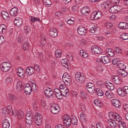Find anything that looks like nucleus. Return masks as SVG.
<instances>
[{"label": "nucleus", "mask_w": 128, "mask_h": 128, "mask_svg": "<svg viewBox=\"0 0 128 128\" xmlns=\"http://www.w3.org/2000/svg\"><path fill=\"white\" fill-rule=\"evenodd\" d=\"M112 81L116 84L119 85L120 84L121 80L118 76H114L112 77Z\"/></svg>", "instance_id": "obj_19"}, {"label": "nucleus", "mask_w": 128, "mask_h": 128, "mask_svg": "<svg viewBox=\"0 0 128 128\" xmlns=\"http://www.w3.org/2000/svg\"><path fill=\"white\" fill-rule=\"evenodd\" d=\"M94 104L96 106H97L100 107L101 106H102V102L98 99H96L94 101Z\"/></svg>", "instance_id": "obj_40"}, {"label": "nucleus", "mask_w": 128, "mask_h": 128, "mask_svg": "<svg viewBox=\"0 0 128 128\" xmlns=\"http://www.w3.org/2000/svg\"><path fill=\"white\" fill-rule=\"evenodd\" d=\"M44 4L47 6H49L51 4V2L50 0H43Z\"/></svg>", "instance_id": "obj_53"}, {"label": "nucleus", "mask_w": 128, "mask_h": 128, "mask_svg": "<svg viewBox=\"0 0 128 128\" xmlns=\"http://www.w3.org/2000/svg\"><path fill=\"white\" fill-rule=\"evenodd\" d=\"M124 94H128V86H125L123 88Z\"/></svg>", "instance_id": "obj_64"}, {"label": "nucleus", "mask_w": 128, "mask_h": 128, "mask_svg": "<svg viewBox=\"0 0 128 128\" xmlns=\"http://www.w3.org/2000/svg\"><path fill=\"white\" fill-rule=\"evenodd\" d=\"M31 87L32 90L34 92H36L37 91L38 87L35 84L32 83L31 84Z\"/></svg>", "instance_id": "obj_44"}, {"label": "nucleus", "mask_w": 128, "mask_h": 128, "mask_svg": "<svg viewBox=\"0 0 128 128\" xmlns=\"http://www.w3.org/2000/svg\"><path fill=\"white\" fill-rule=\"evenodd\" d=\"M8 98L9 100L11 101H15L16 100V97L14 95L10 94L8 95Z\"/></svg>", "instance_id": "obj_39"}, {"label": "nucleus", "mask_w": 128, "mask_h": 128, "mask_svg": "<svg viewBox=\"0 0 128 128\" xmlns=\"http://www.w3.org/2000/svg\"><path fill=\"white\" fill-rule=\"evenodd\" d=\"M121 10V8L120 6H114L110 8L109 11L112 13H117L120 12Z\"/></svg>", "instance_id": "obj_8"}, {"label": "nucleus", "mask_w": 128, "mask_h": 128, "mask_svg": "<svg viewBox=\"0 0 128 128\" xmlns=\"http://www.w3.org/2000/svg\"><path fill=\"white\" fill-rule=\"evenodd\" d=\"M117 74L120 76L122 77H124L128 75V73L122 70H118Z\"/></svg>", "instance_id": "obj_24"}, {"label": "nucleus", "mask_w": 128, "mask_h": 128, "mask_svg": "<svg viewBox=\"0 0 128 128\" xmlns=\"http://www.w3.org/2000/svg\"><path fill=\"white\" fill-rule=\"evenodd\" d=\"M70 77L67 73H64L62 77L63 81L66 84H67L69 83L70 82Z\"/></svg>", "instance_id": "obj_9"}, {"label": "nucleus", "mask_w": 128, "mask_h": 128, "mask_svg": "<svg viewBox=\"0 0 128 128\" xmlns=\"http://www.w3.org/2000/svg\"><path fill=\"white\" fill-rule=\"evenodd\" d=\"M118 124L119 128H126L125 123L123 121L118 122Z\"/></svg>", "instance_id": "obj_48"}, {"label": "nucleus", "mask_w": 128, "mask_h": 128, "mask_svg": "<svg viewBox=\"0 0 128 128\" xmlns=\"http://www.w3.org/2000/svg\"><path fill=\"white\" fill-rule=\"evenodd\" d=\"M89 11V8L85 6L82 8L81 13L83 15L86 16L88 14Z\"/></svg>", "instance_id": "obj_28"}, {"label": "nucleus", "mask_w": 128, "mask_h": 128, "mask_svg": "<svg viewBox=\"0 0 128 128\" xmlns=\"http://www.w3.org/2000/svg\"><path fill=\"white\" fill-rule=\"evenodd\" d=\"M111 102L112 105L116 108H119L121 106V103L118 100L112 99L111 100Z\"/></svg>", "instance_id": "obj_18"}, {"label": "nucleus", "mask_w": 128, "mask_h": 128, "mask_svg": "<svg viewBox=\"0 0 128 128\" xmlns=\"http://www.w3.org/2000/svg\"><path fill=\"white\" fill-rule=\"evenodd\" d=\"M1 15L4 19H9V16L8 13L6 11H2L1 13Z\"/></svg>", "instance_id": "obj_32"}, {"label": "nucleus", "mask_w": 128, "mask_h": 128, "mask_svg": "<svg viewBox=\"0 0 128 128\" xmlns=\"http://www.w3.org/2000/svg\"><path fill=\"white\" fill-rule=\"evenodd\" d=\"M22 20L19 18H17L14 21V23L17 26H20L22 23Z\"/></svg>", "instance_id": "obj_29"}, {"label": "nucleus", "mask_w": 128, "mask_h": 128, "mask_svg": "<svg viewBox=\"0 0 128 128\" xmlns=\"http://www.w3.org/2000/svg\"><path fill=\"white\" fill-rule=\"evenodd\" d=\"M105 26L107 29H110L112 26V24L110 22H105L104 24Z\"/></svg>", "instance_id": "obj_42"}, {"label": "nucleus", "mask_w": 128, "mask_h": 128, "mask_svg": "<svg viewBox=\"0 0 128 128\" xmlns=\"http://www.w3.org/2000/svg\"><path fill=\"white\" fill-rule=\"evenodd\" d=\"M96 85L100 88L102 87L103 86V84L100 81H98L96 82Z\"/></svg>", "instance_id": "obj_60"}, {"label": "nucleus", "mask_w": 128, "mask_h": 128, "mask_svg": "<svg viewBox=\"0 0 128 128\" xmlns=\"http://www.w3.org/2000/svg\"><path fill=\"white\" fill-rule=\"evenodd\" d=\"M13 81L12 78L10 77H8L5 80V82L7 84H10L12 83Z\"/></svg>", "instance_id": "obj_49"}, {"label": "nucleus", "mask_w": 128, "mask_h": 128, "mask_svg": "<svg viewBox=\"0 0 128 128\" xmlns=\"http://www.w3.org/2000/svg\"><path fill=\"white\" fill-rule=\"evenodd\" d=\"M117 66L118 68H120L119 70H123L126 69V65L122 63L118 64Z\"/></svg>", "instance_id": "obj_43"}, {"label": "nucleus", "mask_w": 128, "mask_h": 128, "mask_svg": "<svg viewBox=\"0 0 128 128\" xmlns=\"http://www.w3.org/2000/svg\"><path fill=\"white\" fill-rule=\"evenodd\" d=\"M108 116L110 118L113 119L118 122L121 121L122 118L118 114L112 112H109Z\"/></svg>", "instance_id": "obj_4"}, {"label": "nucleus", "mask_w": 128, "mask_h": 128, "mask_svg": "<svg viewBox=\"0 0 128 128\" xmlns=\"http://www.w3.org/2000/svg\"><path fill=\"white\" fill-rule=\"evenodd\" d=\"M109 124L112 128H117L118 125L115 121H113V122L110 123Z\"/></svg>", "instance_id": "obj_51"}, {"label": "nucleus", "mask_w": 128, "mask_h": 128, "mask_svg": "<svg viewBox=\"0 0 128 128\" xmlns=\"http://www.w3.org/2000/svg\"><path fill=\"white\" fill-rule=\"evenodd\" d=\"M61 62L62 64L66 68H67L68 67V62L66 59L61 60Z\"/></svg>", "instance_id": "obj_36"}, {"label": "nucleus", "mask_w": 128, "mask_h": 128, "mask_svg": "<svg viewBox=\"0 0 128 128\" xmlns=\"http://www.w3.org/2000/svg\"><path fill=\"white\" fill-rule=\"evenodd\" d=\"M75 78L76 81L80 84H82L86 81V78L85 76L80 72L76 73Z\"/></svg>", "instance_id": "obj_2"}, {"label": "nucleus", "mask_w": 128, "mask_h": 128, "mask_svg": "<svg viewBox=\"0 0 128 128\" xmlns=\"http://www.w3.org/2000/svg\"><path fill=\"white\" fill-rule=\"evenodd\" d=\"M61 92L62 90L55 94L56 96L58 99H61L62 98V93Z\"/></svg>", "instance_id": "obj_55"}, {"label": "nucleus", "mask_w": 128, "mask_h": 128, "mask_svg": "<svg viewBox=\"0 0 128 128\" xmlns=\"http://www.w3.org/2000/svg\"><path fill=\"white\" fill-rule=\"evenodd\" d=\"M30 20L32 22H35L38 21L40 22V20L38 18H35L34 16H31Z\"/></svg>", "instance_id": "obj_54"}, {"label": "nucleus", "mask_w": 128, "mask_h": 128, "mask_svg": "<svg viewBox=\"0 0 128 128\" xmlns=\"http://www.w3.org/2000/svg\"><path fill=\"white\" fill-rule=\"evenodd\" d=\"M78 6L77 5H73L72 8V10L74 12L76 11L78 8Z\"/></svg>", "instance_id": "obj_61"}, {"label": "nucleus", "mask_w": 128, "mask_h": 128, "mask_svg": "<svg viewBox=\"0 0 128 128\" xmlns=\"http://www.w3.org/2000/svg\"><path fill=\"white\" fill-rule=\"evenodd\" d=\"M73 18V19L72 18L68 19V20L67 21H66L67 23L68 24L72 25L74 24L75 22L74 19L73 18Z\"/></svg>", "instance_id": "obj_56"}, {"label": "nucleus", "mask_w": 128, "mask_h": 128, "mask_svg": "<svg viewBox=\"0 0 128 128\" xmlns=\"http://www.w3.org/2000/svg\"><path fill=\"white\" fill-rule=\"evenodd\" d=\"M121 38L124 40H126L128 39V34L123 33L120 36Z\"/></svg>", "instance_id": "obj_46"}, {"label": "nucleus", "mask_w": 128, "mask_h": 128, "mask_svg": "<svg viewBox=\"0 0 128 128\" xmlns=\"http://www.w3.org/2000/svg\"><path fill=\"white\" fill-rule=\"evenodd\" d=\"M86 118V114L83 112L80 115V119L82 121H83L85 120Z\"/></svg>", "instance_id": "obj_52"}, {"label": "nucleus", "mask_w": 128, "mask_h": 128, "mask_svg": "<svg viewBox=\"0 0 128 128\" xmlns=\"http://www.w3.org/2000/svg\"><path fill=\"white\" fill-rule=\"evenodd\" d=\"M45 96L48 98H51L54 96L53 90L49 87L46 88L44 91Z\"/></svg>", "instance_id": "obj_5"}, {"label": "nucleus", "mask_w": 128, "mask_h": 128, "mask_svg": "<svg viewBox=\"0 0 128 128\" xmlns=\"http://www.w3.org/2000/svg\"><path fill=\"white\" fill-rule=\"evenodd\" d=\"M86 86L88 91L90 93L92 94L95 92V88L93 84L88 82L86 84Z\"/></svg>", "instance_id": "obj_7"}, {"label": "nucleus", "mask_w": 128, "mask_h": 128, "mask_svg": "<svg viewBox=\"0 0 128 128\" xmlns=\"http://www.w3.org/2000/svg\"><path fill=\"white\" fill-rule=\"evenodd\" d=\"M16 72L18 76L20 78H23L25 76L24 71L21 68H18L16 70Z\"/></svg>", "instance_id": "obj_17"}, {"label": "nucleus", "mask_w": 128, "mask_h": 128, "mask_svg": "<svg viewBox=\"0 0 128 128\" xmlns=\"http://www.w3.org/2000/svg\"><path fill=\"white\" fill-rule=\"evenodd\" d=\"M80 95L81 97L83 98H85L86 97V95L84 92L81 91L80 92Z\"/></svg>", "instance_id": "obj_62"}, {"label": "nucleus", "mask_w": 128, "mask_h": 128, "mask_svg": "<svg viewBox=\"0 0 128 128\" xmlns=\"http://www.w3.org/2000/svg\"><path fill=\"white\" fill-rule=\"evenodd\" d=\"M91 51L92 53L97 54H100L102 52L101 48L96 46L92 47Z\"/></svg>", "instance_id": "obj_15"}, {"label": "nucleus", "mask_w": 128, "mask_h": 128, "mask_svg": "<svg viewBox=\"0 0 128 128\" xmlns=\"http://www.w3.org/2000/svg\"><path fill=\"white\" fill-rule=\"evenodd\" d=\"M34 72V70L33 67L31 66H29L27 68L26 73L28 76L32 74Z\"/></svg>", "instance_id": "obj_22"}, {"label": "nucleus", "mask_w": 128, "mask_h": 128, "mask_svg": "<svg viewBox=\"0 0 128 128\" xmlns=\"http://www.w3.org/2000/svg\"><path fill=\"white\" fill-rule=\"evenodd\" d=\"M100 60H102V62L104 64H108L110 63L111 61V60L110 58L107 56H101Z\"/></svg>", "instance_id": "obj_23"}, {"label": "nucleus", "mask_w": 128, "mask_h": 128, "mask_svg": "<svg viewBox=\"0 0 128 128\" xmlns=\"http://www.w3.org/2000/svg\"><path fill=\"white\" fill-rule=\"evenodd\" d=\"M11 67L10 64L8 62H3L0 65L1 70L4 72H8L10 69Z\"/></svg>", "instance_id": "obj_3"}, {"label": "nucleus", "mask_w": 128, "mask_h": 128, "mask_svg": "<svg viewBox=\"0 0 128 128\" xmlns=\"http://www.w3.org/2000/svg\"><path fill=\"white\" fill-rule=\"evenodd\" d=\"M120 60L117 58H115L113 59L112 61L113 64L114 65H118V62H119Z\"/></svg>", "instance_id": "obj_57"}, {"label": "nucleus", "mask_w": 128, "mask_h": 128, "mask_svg": "<svg viewBox=\"0 0 128 128\" xmlns=\"http://www.w3.org/2000/svg\"><path fill=\"white\" fill-rule=\"evenodd\" d=\"M14 113L15 114H14L12 115H15L16 117L18 119H21L23 118L24 116V113L21 110L18 111L16 113L14 112Z\"/></svg>", "instance_id": "obj_20"}, {"label": "nucleus", "mask_w": 128, "mask_h": 128, "mask_svg": "<svg viewBox=\"0 0 128 128\" xmlns=\"http://www.w3.org/2000/svg\"><path fill=\"white\" fill-rule=\"evenodd\" d=\"M74 117V118L71 120L68 115L66 114L64 116L63 121L64 125L66 126V127L69 126L72 122L74 125L77 124L78 122L77 119L75 117Z\"/></svg>", "instance_id": "obj_1"}, {"label": "nucleus", "mask_w": 128, "mask_h": 128, "mask_svg": "<svg viewBox=\"0 0 128 128\" xmlns=\"http://www.w3.org/2000/svg\"><path fill=\"white\" fill-rule=\"evenodd\" d=\"M49 34L51 36L55 38L57 36L58 34L57 30L55 28H52L50 30Z\"/></svg>", "instance_id": "obj_14"}, {"label": "nucleus", "mask_w": 128, "mask_h": 128, "mask_svg": "<svg viewBox=\"0 0 128 128\" xmlns=\"http://www.w3.org/2000/svg\"><path fill=\"white\" fill-rule=\"evenodd\" d=\"M8 114H9V112L7 110V108H4L2 109V114L3 116L4 117L6 116Z\"/></svg>", "instance_id": "obj_37"}, {"label": "nucleus", "mask_w": 128, "mask_h": 128, "mask_svg": "<svg viewBox=\"0 0 128 128\" xmlns=\"http://www.w3.org/2000/svg\"><path fill=\"white\" fill-rule=\"evenodd\" d=\"M33 116L30 114V112H27L26 116V123L29 125H30L32 122V121Z\"/></svg>", "instance_id": "obj_12"}, {"label": "nucleus", "mask_w": 128, "mask_h": 128, "mask_svg": "<svg viewBox=\"0 0 128 128\" xmlns=\"http://www.w3.org/2000/svg\"><path fill=\"white\" fill-rule=\"evenodd\" d=\"M80 54L81 56L84 58H86L88 56V53L85 50H83L80 51Z\"/></svg>", "instance_id": "obj_38"}, {"label": "nucleus", "mask_w": 128, "mask_h": 128, "mask_svg": "<svg viewBox=\"0 0 128 128\" xmlns=\"http://www.w3.org/2000/svg\"><path fill=\"white\" fill-rule=\"evenodd\" d=\"M50 110L52 113L57 114L60 111V108L57 105L55 104L51 106Z\"/></svg>", "instance_id": "obj_11"}, {"label": "nucleus", "mask_w": 128, "mask_h": 128, "mask_svg": "<svg viewBox=\"0 0 128 128\" xmlns=\"http://www.w3.org/2000/svg\"><path fill=\"white\" fill-rule=\"evenodd\" d=\"M22 85V82L21 81H18L16 84V87L18 90H19L21 89V86Z\"/></svg>", "instance_id": "obj_50"}, {"label": "nucleus", "mask_w": 128, "mask_h": 128, "mask_svg": "<svg viewBox=\"0 0 128 128\" xmlns=\"http://www.w3.org/2000/svg\"><path fill=\"white\" fill-rule=\"evenodd\" d=\"M106 88L109 90H113L114 88V85L111 83L108 82L106 84Z\"/></svg>", "instance_id": "obj_31"}, {"label": "nucleus", "mask_w": 128, "mask_h": 128, "mask_svg": "<svg viewBox=\"0 0 128 128\" xmlns=\"http://www.w3.org/2000/svg\"><path fill=\"white\" fill-rule=\"evenodd\" d=\"M95 92L98 96H101L104 95V93L102 90L99 88H97L95 90Z\"/></svg>", "instance_id": "obj_34"}, {"label": "nucleus", "mask_w": 128, "mask_h": 128, "mask_svg": "<svg viewBox=\"0 0 128 128\" xmlns=\"http://www.w3.org/2000/svg\"><path fill=\"white\" fill-rule=\"evenodd\" d=\"M30 30V27L28 26H26L24 28V32L26 33H28Z\"/></svg>", "instance_id": "obj_59"}, {"label": "nucleus", "mask_w": 128, "mask_h": 128, "mask_svg": "<svg viewBox=\"0 0 128 128\" xmlns=\"http://www.w3.org/2000/svg\"><path fill=\"white\" fill-rule=\"evenodd\" d=\"M7 28L6 26L4 24L0 25V34H4L6 33Z\"/></svg>", "instance_id": "obj_21"}, {"label": "nucleus", "mask_w": 128, "mask_h": 128, "mask_svg": "<svg viewBox=\"0 0 128 128\" xmlns=\"http://www.w3.org/2000/svg\"><path fill=\"white\" fill-rule=\"evenodd\" d=\"M18 13V9L16 8H12L10 11V14L12 16H16Z\"/></svg>", "instance_id": "obj_25"}, {"label": "nucleus", "mask_w": 128, "mask_h": 128, "mask_svg": "<svg viewBox=\"0 0 128 128\" xmlns=\"http://www.w3.org/2000/svg\"><path fill=\"white\" fill-rule=\"evenodd\" d=\"M64 90H62V95L65 97H67L69 94V91L68 90L67 88H64Z\"/></svg>", "instance_id": "obj_41"}, {"label": "nucleus", "mask_w": 128, "mask_h": 128, "mask_svg": "<svg viewBox=\"0 0 128 128\" xmlns=\"http://www.w3.org/2000/svg\"><path fill=\"white\" fill-rule=\"evenodd\" d=\"M30 47V45L28 42H26L24 43L22 45V48L24 50H28Z\"/></svg>", "instance_id": "obj_35"}, {"label": "nucleus", "mask_w": 128, "mask_h": 128, "mask_svg": "<svg viewBox=\"0 0 128 128\" xmlns=\"http://www.w3.org/2000/svg\"><path fill=\"white\" fill-rule=\"evenodd\" d=\"M31 86L28 84H24V90L25 94L27 95H30L32 90Z\"/></svg>", "instance_id": "obj_10"}, {"label": "nucleus", "mask_w": 128, "mask_h": 128, "mask_svg": "<svg viewBox=\"0 0 128 128\" xmlns=\"http://www.w3.org/2000/svg\"><path fill=\"white\" fill-rule=\"evenodd\" d=\"M86 31L87 30L82 26H79L77 28V32L78 34L81 35H84Z\"/></svg>", "instance_id": "obj_16"}, {"label": "nucleus", "mask_w": 128, "mask_h": 128, "mask_svg": "<svg viewBox=\"0 0 128 128\" xmlns=\"http://www.w3.org/2000/svg\"><path fill=\"white\" fill-rule=\"evenodd\" d=\"M106 96L108 98H112L114 97V95L113 92L107 90L105 93Z\"/></svg>", "instance_id": "obj_27"}, {"label": "nucleus", "mask_w": 128, "mask_h": 128, "mask_svg": "<svg viewBox=\"0 0 128 128\" xmlns=\"http://www.w3.org/2000/svg\"><path fill=\"white\" fill-rule=\"evenodd\" d=\"M2 127L3 128H8L10 126V123L8 120L6 118L4 119L2 121Z\"/></svg>", "instance_id": "obj_26"}, {"label": "nucleus", "mask_w": 128, "mask_h": 128, "mask_svg": "<svg viewBox=\"0 0 128 128\" xmlns=\"http://www.w3.org/2000/svg\"><path fill=\"white\" fill-rule=\"evenodd\" d=\"M114 50L117 54H121L122 52V50L120 48L118 47H116L115 48Z\"/></svg>", "instance_id": "obj_58"}, {"label": "nucleus", "mask_w": 128, "mask_h": 128, "mask_svg": "<svg viewBox=\"0 0 128 128\" xmlns=\"http://www.w3.org/2000/svg\"><path fill=\"white\" fill-rule=\"evenodd\" d=\"M62 51L60 49L56 50L55 51V56L56 58H59L61 55Z\"/></svg>", "instance_id": "obj_47"}, {"label": "nucleus", "mask_w": 128, "mask_h": 128, "mask_svg": "<svg viewBox=\"0 0 128 128\" xmlns=\"http://www.w3.org/2000/svg\"><path fill=\"white\" fill-rule=\"evenodd\" d=\"M42 115L39 113H37L36 114L35 118L36 120V123L38 126H40L42 124Z\"/></svg>", "instance_id": "obj_13"}, {"label": "nucleus", "mask_w": 128, "mask_h": 128, "mask_svg": "<svg viewBox=\"0 0 128 128\" xmlns=\"http://www.w3.org/2000/svg\"><path fill=\"white\" fill-rule=\"evenodd\" d=\"M117 92L118 95L122 96H123L125 95L123 88L122 89L121 88H118L117 90Z\"/></svg>", "instance_id": "obj_33"}, {"label": "nucleus", "mask_w": 128, "mask_h": 128, "mask_svg": "<svg viewBox=\"0 0 128 128\" xmlns=\"http://www.w3.org/2000/svg\"><path fill=\"white\" fill-rule=\"evenodd\" d=\"M118 26L121 28L125 29L128 28V24L125 22H121L119 23Z\"/></svg>", "instance_id": "obj_30"}, {"label": "nucleus", "mask_w": 128, "mask_h": 128, "mask_svg": "<svg viewBox=\"0 0 128 128\" xmlns=\"http://www.w3.org/2000/svg\"><path fill=\"white\" fill-rule=\"evenodd\" d=\"M34 70L39 71L40 70V68L39 66L36 64H35L34 65Z\"/></svg>", "instance_id": "obj_63"}, {"label": "nucleus", "mask_w": 128, "mask_h": 128, "mask_svg": "<svg viewBox=\"0 0 128 128\" xmlns=\"http://www.w3.org/2000/svg\"><path fill=\"white\" fill-rule=\"evenodd\" d=\"M102 17V14L100 12L95 11L92 14L90 18L92 20H96Z\"/></svg>", "instance_id": "obj_6"}, {"label": "nucleus", "mask_w": 128, "mask_h": 128, "mask_svg": "<svg viewBox=\"0 0 128 128\" xmlns=\"http://www.w3.org/2000/svg\"><path fill=\"white\" fill-rule=\"evenodd\" d=\"M6 108H7V110L8 111L9 114L11 115L14 114H15L14 112H13L12 110V107L11 105L8 106Z\"/></svg>", "instance_id": "obj_45"}]
</instances>
